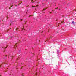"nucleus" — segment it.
I'll use <instances>...</instances> for the list:
<instances>
[{
    "label": "nucleus",
    "instance_id": "obj_1",
    "mask_svg": "<svg viewBox=\"0 0 76 76\" xmlns=\"http://www.w3.org/2000/svg\"><path fill=\"white\" fill-rule=\"evenodd\" d=\"M59 51V50H57V52L58 53V54H59V53H58Z\"/></svg>",
    "mask_w": 76,
    "mask_h": 76
},
{
    "label": "nucleus",
    "instance_id": "obj_2",
    "mask_svg": "<svg viewBox=\"0 0 76 76\" xmlns=\"http://www.w3.org/2000/svg\"><path fill=\"white\" fill-rule=\"evenodd\" d=\"M10 22H11V23H14V22L13 21H10Z\"/></svg>",
    "mask_w": 76,
    "mask_h": 76
},
{
    "label": "nucleus",
    "instance_id": "obj_3",
    "mask_svg": "<svg viewBox=\"0 0 76 76\" xmlns=\"http://www.w3.org/2000/svg\"><path fill=\"white\" fill-rule=\"evenodd\" d=\"M72 23H73V24H75L74 23V21H72Z\"/></svg>",
    "mask_w": 76,
    "mask_h": 76
},
{
    "label": "nucleus",
    "instance_id": "obj_4",
    "mask_svg": "<svg viewBox=\"0 0 76 76\" xmlns=\"http://www.w3.org/2000/svg\"><path fill=\"white\" fill-rule=\"evenodd\" d=\"M46 10V9H45V8L43 9V10Z\"/></svg>",
    "mask_w": 76,
    "mask_h": 76
},
{
    "label": "nucleus",
    "instance_id": "obj_5",
    "mask_svg": "<svg viewBox=\"0 0 76 76\" xmlns=\"http://www.w3.org/2000/svg\"><path fill=\"white\" fill-rule=\"evenodd\" d=\"M36 74V75H37V72H35V74Z\"/></svg>",
    "mask_w": 76,
    "mask_h": 76
},
{
    "label": "nucleus",
    "instance_id": "obj_6",
    "mask_svg": "<svg viewBox=\"0 0 76 76\" xmlns=\"http://www.w3.org/2000/svg\"><path fill=\"white\" fill-rule=\"evenodd\" d=\"M6 48V47H4V48H3V49H4V48Z\"/></svg>",
    "mask_w": 76,
    "mask_h": 76
},
{
    "label": "nucleus",
    "instance_id": "obj_7",
    "mask_svg": "<svg viewBox=\"0 0 76 76\" xmlns=\"http://www.w3.org/2000/svg\"><path fill=\"white\" fill-rule=\"evenodd\" d=\"M59 57H60V56H58V58H59Z\"/></svg>",
    "mask_w": 76,
    "mask_h": 76
},
{
    "label": "nucleus",
    "instance_id": "obj_8",
    "mask_svg": "<svg viewBox=\"0 0 76 76\" xmlns=\"http://www.w3.org/2000/svg\"><path fill=\"white\" fill-rule=\"evenodd\" d=\"M24 29V28H22V29Z\"/></svg>",
    "mask_w": 76,
    "mask_h": 76
},
{
    "label": "nucleus",
    "instance_id": "obj_9",
    "mask_svg": "<svg viewBox=\"0 0 76 76\" xmlns=\"http://www.w3.org/2000/svg\"><path fill=\"white\" fill-rule=\"evenodd\" d=\"M7 18H8V17H7Z\"/></svg>",
    "mask_w": 76,
    "mask_h": 76
},
{
    "label": "nucleus",
    "instance_id": "obj_10",
    "mask_svg": "<svg viewBox=\"0 0 76 76\" xmlns=\"http://www.w3.org/2000/svg\"><path fill=\"white\" fill-rule=\"evenodd\" d=\"M10 24H12V23H10Z\"/></svg>",
    "mask_w": 76,
    "mask_h": 76
},
{
    "label": "nucleus",
    "instance_id": "obj_11",
    "mask_svg": "<svg viewBox=\"0 0 76 76\" xmlns=\"http://www.w3.org/2000/svg\"><path fill=\"white\" fill-rule=\"evenodd\" d=\"M0 67H1V65H0Z\"/></svg>",
    "mask_w": 76,
    "mask_h": 76
},
{
    "label": "nucleus",
    "instance_id": "obj_12",
    "mask_svg": "<svg viewBox=\"0 0 76 76\" xmlns=\"http://www.w3.org/2000/svg\"><path fill=\"white\" fill-rule=\"evenodd\" d=\"M55 9H57V8Z\"/></svg>",
    "mask_w": 76,
    "mask_h": 76
},
{
    "label": "nucleus",
    "instance_id": "obj_13",
    "mask_svg": "<svg viewBox=\"0 0 76 76\" xmlns=\"http://www.w3.org/2000/svg\"><path fill=\"white\" fill-rule=\"evenodd\" d=\"M52 11H53V10Z\"/></svg>",
    "mask_w": 76,
    "mask_h": 76
}]
</instances>
